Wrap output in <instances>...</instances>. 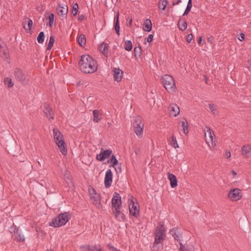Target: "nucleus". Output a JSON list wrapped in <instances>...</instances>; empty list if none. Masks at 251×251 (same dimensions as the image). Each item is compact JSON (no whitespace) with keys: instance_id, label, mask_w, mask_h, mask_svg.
Listing matches in <instances>:
<instances>
[{"instance_id":"obj_1","label":"nucleus","mask_w":251,"mask_h":251,"mask_svg":"<svg viewBox=\"0 0 251 251\" xmlns=\"http://www.w3.org/2000/svg\"><path fill=\"white\" fill-rule=\"evenodd\" d=\"M80 70L86 74H92L97 71L98 64L97 61L89 55L85 54L81 56L79 62Z\"/></svg>"},{"instance_id":"obj_2","label":"nucleus","mask_w":251,"mask_h":251,"mask_svg":"<svg viewBox=\"0 0 251 251\" xmlns=\"http://www.w3.org/2000/svg\"><path fill=\"white\" fill-rule=\"evenodd\" d=\"M165 231L164 225L159 223L154 231V242L152 247L153 251H157L162 248V244L165 238Z\"/></svg>"},{"instance_id":"obj_3","label":"nucleus","mask_w":251,"mask_h":251,"mask_svg":"<svg viewBox=\"0 0 251 251\" xmlns=\"http://www.w3.org/2000/svg\"><path fill=\"white\" fill-rule=\"evenodd\" d=\"M71 214L69 212L60 213L49 223V226L54 227L62 226L71 219Z\"/></svg>"},{"instance_id":"obj_4","label":"nucleus","mask_w":251,"mask_h":251,"mask_svg":"<svg viewBox=\"0 0 251 251\" xmlns=\"http://www.w3.org/2000/svg\"><path fill=\"white\" fill-rule=\"evenodd\" d=\"M53 133L54 141L58 146L60 152L63 155H66L67 154V149L62 134L56 128H53Z\"/></svg>"},{"instance_id":"obj_5","label":"nucleus","mask_w":251,"mask_h":251,"mask_svg":"<svg viewBox=\"0 0 251 251\" xmlns=\"http://www.w3.org/2000/svg\"><path fill=\"white\" fill-rule=\"evenodd\" d=\"M162 83L168 92L175 91L176 87L173 77L169 75H165L162 77Z\"/></svg>"},{"instance_id":"obj_6","label":"nucleus","mask_w":251,"mask_h":251,"mask_svg":"<svg viewBox=\"0 0 251 251\" xmlns=\"http://www.w3.org/2000/svg\"><path fill=\"white\" fill-rule=\"evenodd\" d=\"M134 131L136 134L139 137L143 135L144 125L142 124L141 117L136 116L132 123Z\"/></svg>"},{"instance_id":"obj_7","label":"nucleus","mask_w":251,"mask_h":251,"mask_svg":"<svg viewBox=\"0 0 251 251\" xmlns=\"http://www.w3.org/2000/svg\"><path fill=\"white\" fill-rule=\"evenodd\" d=\"M205 128H207L208 132V137H206V133L205 132V141L209 148L212 149L216 146L215 134L208 126H206Z\"/></svg>"},{"instance_id":"obj_8","label":"nucleus","mask_w":251,"mask_h":251,"mask_svg":"<svg viewBox=\"0 0 251 251\" xmlns=\"http://www.w3.org/2000/svg\"><path fill=\"white\" fill-rule=\"evenodd\" d=\"M14 76L15 78L22 84L26 83V75L21 69L19 68H16L14 72Z\"/></svg>"},{"instance_id":"obj_9","label":"nucleus","mask_w":251,"mask_h":251,"mask_svg":"<svg viewBox=\"0 0 251 251\" xmlns=\"http://www.w3.org/2000/svg\"><path fill=\"white\" fill-rule=\"evenodd\" d=\"M129 210L130 215L134 216L135 218H138L139 216V204L138 202L134 203L132 200L131 203L129 204Z\"/></svg>"},{"instance_id":"obj_10","label":"nucleus","mask_w":251,"mask_h":251,"mask_svg":"<svg viewBox=\"0 0 251 251\" xmlns=\"http://www.w3.org/2000/svg\"><path fill=\"white\" fill-rule=\"evenodd\" d=\"M112 153V151L110 149L104 150L101 149L100 152L96 155V159L99 161H103L109 157Z\"/></svg>"},{"instance_id":"obj_11","label":"nucleus","mask_w":251,"mask_h":251,"mask_svg":"<svg viewBox=\"0 0 251 251\" xmlns=\"http://www.w3.org/2000/svg\"><path fill=\"white\" fill-rule=\"evenodd\" d=\"M43 111L45 116L50 121L54 119V113L48 103L44 104Z\"/></svg>"},{"instance_id":"obj_12","label":"nucleus","mask_w":251,"mask_h":251,"mask_svg":"<svg viewBox=\"0 0 251 251\" xmlns=\"http://www.w3.org/2000/svg\"><path fill=\"white\" fill-rule=\"evenodd\" d=\"M228 196L232 201H237L240 200L242 198L240 190L237 188L231 190L228 193Z\"/></svg>"},{"instance_id":"obj_13","label":"nucleus","mask_w":251,"mask_h":251,"mask_svg":"<svg viewBox=\"0 0 251 251\" xmlns=\"http://www.w3.org/2000/svg\"><path fill=\"white\" fill-rule=\"evenodd\" d=\"M113 180V174L110 169H108L104 177V185L105 188H109L111 186Z\"/></svg>"},{"instance_id":"obj_14","label":"nucleus","mask_w":251,"mask_h":251,"mask_svg":"<svg viewBox=\"0 0 251 251\" xmlns=\"http://www.w3.org/2000/svg\"><path fill=\"white\" fill-rule=\"evenodd\" d=\"M121 197L119 194L115 192L112 199V206L115 208L116 207H121Z\"/></svg>"},{"instance_id":"obj_15","label":"nucleus","mask_w":251,"mask_h":251,"mask_svg":"<svg viewBox=\"0 0 251 251\" xmlns=\"http://www.w3.org/2000/svg\"><path fill=\"white\" fill-rule=\"evenodd\" d=\"M11 232H13L16 234L17 235L15 236V240L17 242H23L25 241V238L24 235L22 233L21 231L19 230V227H17L16 226L14 227H11Z\"/></svg>"},{"instance_id":"obj_16","label":"nucleus","mask_w":251,"mask_h":251,"mask_svg":"<svg viewBox=\"0 0 251 251\" xmlns=\"http://www.w3.org/2000/svg\"><path fill=\"white\" fill-rule=\"evenodd\" d=\"M56 11L59 17L64 18L68 11V6L66 5L61 6L60 4H58L56 8Z\"/></svg>"},{"instance_id":"obj_17","label":"nucleus","mask_w":251,"mask_h":251,"mask_svg":"<svg viewBox=\"0 0 251 251\" xmlns=\"http://www.w3.org/2000/svg\"><path fill=\"white\" fill-rule=\"evenodd\" d=\"M121 207H116L113 210V213L114 215L115 219L119 221H125L126 220V216L124 214L120 211Z\"/></svg>"},{"instance_id":"obj_18","label":"nucleus","mask_w":251,"mask_h":251,"mask_svg":"<svg viewBox=\"0 0 251 251\" xmlns=\"http://www.w3.org/2000/svg\"><path fill=\"white\" fill-rule=\"evenodd\" d=\"M168 110L170 112V115L174 117L177 116L180 112L179 107L175 103L170 104Z\"/></svg>"},{"instance_id":"obj_19","label":"nucleus","mask_w":251,"mask_h":251,"mask_svg":"<svg viewBox=\"0 0 251 251\" xmlns=\"http://www.w3.org/2000/svg\"><path fill=\"white\" fill-rule=\"evenodd\" d=\"M113 72L114 80L120 82L122 79L123 72L119 68H114Z\"/></svg>"},{"instance_id":"obj_20","label":"nucleus","mask_w":251,"mask_h":251,"mask_svg":"<svg viewBox=\"0 0 251 251\" xmlns=\"http://www.w3.org/2000/svg\"><path fill=\"white\" fill-rule=\"evenodd\" d=\"M168 178L170 180V185L172 188H175L177 185V180L175 175L170 173L167 174Z\"/></svg>"},{"instance_id":"obj_21","label":"nucleus","mask_w":251,"mask_h":251,"mask_svg":"<svg viewBox=\"0 0 251 251\" xmlns=\"http://www.w3.org/2000/svg\"><path fill=\"white\" fill-rule=\"evenodd\" d=\"M108 44L103 42L99 46V50L106 57L108 55Z\"/></svg>"},{"instance_id":"obj_22","label":"nucleus","mask_w":251,"mask_h":251,"mask_svg":"<svg viewBox=\"0 0 251 251\" xmlns=\"http://www.w3.org/2000/svg\"><path fill=\"white\" fill-rule=\"evenodd\" d=\"M179 251H195L194 247L192 245H183L181 242H179Z\"/></svg>"},{"instance_id":"obj_23","label":"nucleus","mask_w":251,"mask_h":251,"mask_svg":"<svg viewBox=\"0 0 251 251\" xmlns=\"http://www.w3.org/2000/svg\"><path fill=\"white\" fill-rule=\"evenodd\" d=\"M119 14L118 13L116 14V16L114 17V28L116 32V33L119 35H120V24H119Z\"/></svg>"},{"instance_id":"obj_24","label":"nucleus","mask_w":251,"mask_h":251,"mask_svg":"<svg viewBox=\"0 0 251 251\" xmlns=\"http://www.w3.org/2000/svg\"><path fill=\"white\" fill-rule=\"evenodd\" d=\"M251 148L249 145H244L242 148V154L246 157H249L251 156Z\"/></svg>"},{"instance_id":"obj_25","label":"nucleus","mask_w":251,"mask_h":251,"mask_svg":"<svg viewBox=\"0 0 251 251\" xmlns=\"http://www.w3.org/2000/svg\"><path fill=\"white\" fill-rule=\"evenodd\" d=\"M152 24L151 21L150 19H146L145 21L143 29L144 31L149 32L151 30Z\"/></svg>"},{"instance_id":"obj_26","label":"nucleus","mask_w":251,"mask_h":251,"mask_svg":"<svg viewBox=\"0 0 251 251\" xmlns=\"http://www.w3.org/2000/svg\"><path fill=\"white\" fill-rule=\"evenodd\" d=\"M93 121L95 123H98L100 121L102 117L100 115V111L98 110H94L93 111Z\"/></svg>"},{"instance_id":"obj_27","label":"nucleus","mask_w":251,"mask_h":251,"mask_svg":"<svg viewBox=\"0 0 251 251\" xmlns=\"http://www.w3.org/2000/svg\"><path fill=\"white\" fill-rule=\"evenodd\" d=\"M178 26L180 30L184 31L187 27L186 22L180 19L178 22Z\"/></svg>"},{"instance_id":"obj_28","label":"nucleus","mask_w":251,"mask_h":251,"mask_svg":"<svg viewBox=\"0 0 251 251\" xmlns=\"http://www.w3.org/2000/svg\"><path fill=\"white\" fill-rule=\"evenodd\" d=\"M91 199L93 201V204L97 205V204H100V198L99 194H96V195H90Z\"/></svg>"},{"instance_id":"obj_29","label":"nucleus","mask_w":251,"mask_h":251,"mask_svg":"<svg viewBox=\"0 0 251 251\" xmlns=\"http://www.w3.org/2000/svg\"><path fill=\"white\" fill-rule=\"evenodd\" d=\"M78 42L81 47H84L86 45V38L84 34H80L78 38Z\"/></svg>"},{"instance_id":"obj_30","label":"nucleus","mask_w":251,"mask_h":251,"mask_svg":"<svg viewBox=\"0 0 251 251\" xmlns=\"http://www.w3.org/2000/svg\"><path fill=\"white\" fill-rule=\"evenodd\" d=\"M192 7V0H189L186 8L184 12L183 13V16H186L188 14L189 12L191 11V8Z\"/></svg>"},{"instance_id":"obj_31","label":"nucleus","mask_w":251,"mask_h":251,"mask_svg":"<svg viewBox=\"0 0 251 251\" xmlns=\"http://www.w3.org/2000/svg\"><path fill=\"white\" fill-rule=\"evenodd\" d=\"M208 107L210 111L213 114H215L217 112L218 106L214 103H209Z\"/></svg>"},{"instance_id":"obj_32","label":"nucleus","mask_w":251,"mask_h":251,"mask_svg":"<svg viewBox=\"0 0 251 251\" xmlns=\"http://www.w3.org/2000/svg\"><path fill=\"white\" fill-rule=\"evenodd\" d=\"M110 162L111 163V167H115V166L118 164V161L115 155L113 154L111 155L110 161H108V162Z\"/></svg>"},{"instance_id":"obj_33","label":"nucleus","mask_w":251,"mask_h":251,"mask_svg":"<svg viewBox=\"0 0 251 251\" xmlns=\"http://www.w3.org/2000/svg\"><path fill=\"white\" fill-rule=\"evenodd\" d=\"M0 54L1 56L4 59H8L9 57L8 50L7 49H3L2 50H0Z\"/></svg>"},{"instance_id":"obj_34","label":"nucleus","mask_w":251,"mask_h":251,"mask_svg":"<svg viewBox=\"0 0 251 251\" xmlns=\"http://www.w3.org/2000/svg\"><path fill=\"white\" fill-rule=\"evenodd\" d=\"M4 83L8 88H11L14 86V83L12 81V79L9 77L5 78L4 79Z\"/></svg>"},{"instance_id":"obj_35","label":"nucleus","mask_w":251,"mask_h":251,"mask_svg":"<svg viewBox=\"0 0 251 251\" xmlns=\"http://www.w3.org/2000/svg\"><path fill=\"white\" fill-rule=\"evenodd\" d=\"M132 48V42L130 40H127L125 42V49L127 51H130Z\"/></svg>"},{"instance_id":"obj_36","label":"nucleus","mask_w":251,"mask_h":251,"mask_svg":"<svg viewBox=\"0 0 251 251\" xmlns=\"http://www.w3.org/2000/svg\"><path fill=\"white\" fill-rule=\"evenodd\" d=\"M168 4V1L167 0H163L161 1L158 2V7L159 9L164 10L166 7L167 4Z\"/></svg>"},{"instance_id":"obj_37","label":"nucleus","mask_w":251,"mask_h":251,"mask_svg":"<svg viewBox=\"0 0 251 251\" xmlns=\"http://www.w3.org/2000/svg\"><path fill=\"white\" fill-rule=\"evenodd\" d=\"M182 129H183V133L186 135L188 134V123L186 121V120H185V122H182Z\"/></svg>"},{"instance_id":"obj_38","label":"nucleus","mask_w":251,"mask_h":251,"mask_svg":"<svg viewBox=\"0 0 251 251\" xmlns=\"http://www.w3.org/2000/svg\"><path fill=\"white\" fill-rule=\"evenodd\" d=\"M44 39H45L44 33V32L41 31L39 33V34H38V35L37 36V41L39 43L41 44V43H43V42L44 41Z\"/></svg>"},{"instance_id":"obj_39","label":"nucleus","mask_w":251,"mask_h":251,"mask_svg":"<svg viewBox=\"0 0 251 251\" xmlns=\"http://www.w3.org/2000/svg\"><path fill=\"white\" fill-rule=\"evenodd\" d=\"M54 42V38L53 36H50V37L49 42L47 47V50H50L53 47V43Z\"/></svg>"},{"instance_id":"obj_40","label":"nucleus","mask_w":251,"mask_h":251,"mask_svg":"<svg viewBox=\"0 0 251 251\" xmlns=\"http://www.w3.org/2000/svg\"><path fill=\"white\" fill-rule=\"evenodd\" d=\"M72 13L73 15V16H75L77 14L78 9H79V6L78 4L77 3H74L72 7Z\"/></svg>"},{"instance_id":"obj_41","label":"nucleus","mask_w":251,"mask_h":251,"mask_svg":"<svg viewBox=\"0 0 251 251\" xmlns=\"http://www.w3.org/2000/svg\"><path fill=\"white\" fill-rule=\"evenodd\" d=\"M142 52V49L141 47H136L134 49V55L136 57L140 56Z\"/></svg>"},{"instance_id":"obj_42","label":"nucleus","mask_w":251,"mask_h":251,"mask_svg":"<svg viewBox=\"0 0 251 251\" xmlns=\"http://www.w3.org/2000/svg\"><path fill=\"white\" fill-rule=\"evenodd\" d=\"M91 251H102V248L100 245H91Z\"/></svg>"},{"instance_id":"obj_43","label":"nucleus","mask_w":251,"mask_h":251,"mask_svg":"<svg viewBox=\"0 0 251 251\" xmlns=\"http://www.w3.org/2000/svg\"><path fill=\"white\" fill-rule=\"evenodd\" d=\"M171 145L175 149L178 148V145L177 143L176 137L174 135L172 136Z\"/></svg>"},{"instance_id":"obj_44","label":"nucleus","mask_w":251,"mask_h":251,"mask_svg":"<svg viewBox=\"0 0 251 251\" xmlns=\"http://www.w3.org/2000/svg\"><path fill=\"white\" fill-rule=\"evenodd\" d=\"M80 250L81 251H91V245H84L80 247Z\"/></svg>"},{"instance_id":"obj_45","label":"nucleus","mask_w":251,"mask_h":251,"mask_svg":"<svg viewBox=\"0 0 251 251\" xmlns=\"http://www.w3.org/2000/svg\"><path fill=\"white\" fill-rule=\"evenodd\" d=\"M54 15L53 13H50L48 17V19L49 20V25L50 27L52 26V25L54 22Z\"/></svg>"},{"instance_id":"obj_46","label":"nucleus","mask_w":251,"mask_h":251,"mask_svg":"<svg viewBox=\"0 0 251 251\" xmlns=\"http://www.w3.org/2000/svg\"><path fill=\"white\" fill-rule=\"evenodd\" d=\"M33 25V22L32 20L28 19V22H27V26L28 28H26L25 27H24L25 29L27 30H30L31 28L32 27Z\"/></svg>"},{"instance_id":"obj_47","label":"nucleus","mask_w":251,"mask_h":251,"mask_svg":"<svg viewBox=\"0 0 251 251\" xmlns=\"http://www.w3.org/2000/svg\"><path fill=\"white\" fill-rule=\"evenodd\" d=\"M176 240L180 241V238L181 237V234L178 231L177 233H176V235L173 236Z\"/></svg>"},{"instance_id":"obj_48","label":"nucleus","mask_w":251,"mask_h":251,"mask_svg":"<svg viewBox=\"0 0 251 251\" xmlns=\"http://www.w3.org/2000/svg\"><path fill=\"white\" fill-rule=\"evenodd\" d=\"M178 231L177 228H173L170 230V233L172 235L174 236V235H176V233H177Z\"/></svg>"},{"instance_id":"obj_49","label":"nucleus","mask_w":251,"mask_h":251,"mask_svg":"<svg viewBox=\"0 0 251 251\" xmlns=\"http://www.w3.org/2000/svg\"><path fill=\"white\" fill-rule=\"evenodd\" d=\"M193 38V34H189L187 35V37H186V41L188 42V43H191L192 39Z\"/></svg>"},{"instance_id":"obj_50","label":"nucleus","mask_w":251,"mask_h":251,"mask_svg":"<svg viewBox=\"0 0 251 251\" xmlns=\"http://www.w3.org/2000/svg\"><path fill=\"white\" fill-rule=\"evenodd\" d=\"M86 19V17L84 14H82L81 15L78 16V20L79 21L82 22V21H84V20H85Z\"/></svg>"},{"instance_id":"obj_51","label":"nucleus","mask_w":251,"mask_h":251,"mask_svg":"<svg viewBox=\"0 0 251 251\" xmlns=\"http://www.w3.org/2000/svg\"><path fill=\"white\" fill-rule=\"evenodd\" d=\"M89 192L90 196L93 195H96V194H97L96 190L93 188H92L91 189H90V188L89 189Z\"/></svg>"},{"instance_id":"obj_52","label":"nucleus","mask_w":251,"mask_h":251,"mask_svg":"<svg viewBox=\"0 0 251 251\" xmlns=\"http://www.w3.org/2000/svg\"><path fill=\"white\" fill-rule=\"evenodd\" d=\"M153 35L152 34H151L149 35L147 38V42H148L149 43L151 42L153 40Z\"/></svg>"},{"instance_id":"obj_53","label":"nucleus","mask_w":251,"mask_h":251,"mask_svg":"<svg viewBox=\"0 0 251 251\" xmlns=\"http://www.w3.org/2000/svg\"><path fill=\"white\" fill-rule=\"evenodd\" d=\"M245 38V34L243 33H241L240 34H239V36L238 37V39L242 41L243 40H244Z\"/></svg>"},{"instance_id":"obj_54","label":"nucleus","mask_w":251,"mask_h":251,"mask_svg":"<svg viewBox=\"0 0 251 251\" xmlns=\"http://www.w3.org/2000/svg\"><path fill=\"white\" fill-rule=\"evenodd\" d=\"M107 247L109 250H110L112 251H116L117 249H116L113 245L111 244H108L107 245Z\"/></svg>"},{"instance_id":"obj_55","label":"nucleus","mask_w":251,"mask_h":251,"mask_svg":"<svg viewBox=\"0 0 251 251\" xmlns=\"http://www.w3.org/2000/svg\"><path fill=\"white\" fill-rule=\"evenodd\" d=\"M213 41H214L213 37L210 36V37L207 38V41L210 44H212L213 43Z\"/></svg>"},{"instance_id":"obj_56","label":"nucleus","mask_w":251,"mask_h":251,"mask_svg":"<svg viewBox=\"0 0 251 251\" xmlns=\"http://www.w3.org/2000/svg\"><path fill=\"white\" fill-rule=\"evenodd\" d=\"M225 156L228 158L230 157V152L229 151H226L225 153Z\"/></svg>"},{"instance_id":"obj_57","label":"nucleus","mask_w":251,"mask_h":251,"mask_svg":"<svg viewBox=\"0 0 251 251\" xmlns=\"http://www.w3.org/2000/svg\"><path fill=\"white\" fill-rule=\"evenodd\" d=\"M202 40V37L201 36H200L199 37V39H198V43L199 44V45H201L202 44H201Z\"/></svg>"},{"instance_id":"obj_58","label":"nucleus","mask_w":251,"mask_h":251,"mask_svg":"<svg viewBox=\"0 0 251 251\" xmlns=\"http://www.w3.org/2000/svg\"><path fill=\"white\" fill-rule=\"evenodd\" d=\"M181 0H176V1H173V3H172V4L173 5H175L178 4V3H179L181 2Z\"/></svg>"},{"instance_id":"obj_59","label":"nucleus","mask_w":251,"mask_h":251,"mask_svg":"<svg viewBox=\"0 0 251 251\" xmlns=\"http://www.w3.org/2000/svg\"><path fill=\"white\" fill-rule=\"evenodd\" d=\"M232 173L234 176H235L237 175V173L234 171H232Z\"/></svg>"},{"instance_id":"obj_60","label":"nucleus","mask_w":251,"mask_h":251,"mask_svg":"<svg viewBox=\"0 0 251 251\" xmlns=\"http://www.w3.org/2000/svg\"><path fill=\"white\" fill-rule=\"evenodd\" d=\"M205 82L206 83H208L207 80V77L205 75Z\"/></svg>"},{"instance_id":"obj_61","label":"nucleus","mask_w":251,"mask_h":251,"mask_svg":"<svg viewBox=\"0 0 251 251\" xmlns=\"http://www.w3.org/2000/svg\"><path fill=\"white\" fill-rule=\"evenodd\" d=\"M132 24V19H130L129 22V25H131Z\"/></svg>"},{"instance_id":"obj_62","label":"nucleus","mask_w":251,"mask_h":251,"mask_svg":"<svg viewBox=\"0 0 251 251\" xmlns=\"http://www.w3.org/2000/svg\"><path fill=\"white\" fill-rule=\"evenodd\" d=\"M151 93H152V94H154V93L153 90H151Z\"/></svg>"}]
</instances>
